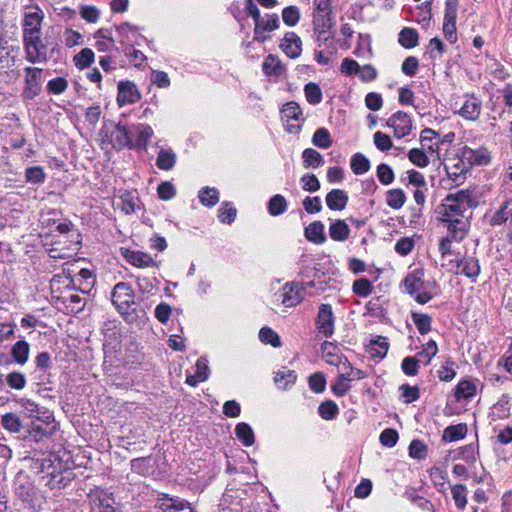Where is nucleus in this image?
Segmentation results:
<instances>
[{"instance_id":"obj_44","label":"nucleus","mask_w":512,"mask_h":512,"mask_svg":"<svg viewBox=\"0 0 512 512\" xmlns=\"http://www.w3.org/2000/svg\"><path fill=\"white\" fill-rule=\"evenodd\" d=\"M1 425L5 430L11 433H19L22 429L21 419L14 413L2 415Z\"/></svg>"},{"instance_id":"obj_15","label":"nucleus","mask_w":512,"mask_h":512,"mask_svg":"<svg viewBox=\"0 0 512 512\" xmlns=\"http://www.w3.org/2000/svg\"><path fill=\"white\" fill-rule=\"evenodd\" d=\"M279 26V18L276 14L267 15V19L259 18L255 22L254 27V40L258 42H264L267 37L265 32L273 31Z\"/></svg>"},{"instance_id":"obj_26","label":"nucleus","mask_w":512,"mask_h":512,"mask_svg":"<svg viewBox=\"0 0 512 512\" xmlns=\"http://www.w3.org/2000/svg\"><path fill=\"white\" fill-rule=\"evenodd\" d=\"M444 201L455 202L464 207L466 210L477 205V202L473 197V191L469 189H462L456 191L455 193H449L445 197Z\"/></svg>"},{"instance_id":"obj_24","label":"nucleus","mask_w":512,"mask_h":512,"mask_svg":"<svg viewBox=\"0 0 512 512\" xmlns=\"http://www.w3.org/2000/svg\"><path fill=\"white\" fill-rule=\"evenodd\" d=\"M348 199V194L341 189H332L325 198L328 208L335 211L344 210Z\"/></svg>"},{"instance_id":"obj_51","label":"nucleus","mask_w":512,"mask_h":512,"mask_svg":"<svg viewBox=\"0 0 512 512\" xmlns=\"http://www.w3.org/2000/svg\"><path fill=\"white\" fill-rule=\"evenodd\" d=\"M336 349L337 347L331 342L325 341L322 343L321 350L323 353V358L327 364L337 366L338 361H342L344 359L335 353Z\"/></svg>"},{"instance_id":"obj_55","label":"nucleus","mask_w":512,"mask_h":512,"mask_svg":"<svg viewBox=\"0 0 512 512\" xmlns=\"http://www.w3.org/2000/svg\"><path fill=\"white\" fill-rule=\"evenodd\" d=\"M438 352V346L434 340H429L425 345H423L422 351L417 354V359L421 360L420 362L425 365L430 364L433 357L436 356Z\"/></svg>"},{"instance_id":"obj_28","label":"nucleus","mask_w":512,"mask_h":512,"mask_svg":"<svg viewBox=\"0 0 512 512\" xmlns=\"http://www.w3.org/2000/svg\"><path fill=\"white\" fill-rule=\"evenodd\" d=\"M329 236L334 241L344 242L350 236V228L344 220H335L329 226Z\"/></svg>"},{"instance_id":"obj_52","label":"nucleus","mask_w":512,"mask_h":512,"mask_svg":"<svg viewBox=\"0 0 512 512\" xmlns=\"http://www.w3.org/2000/svg\"><path fill=\"white\" fill-rule=\"evenodd\" d=\"M237 215L236 208L230 202H223L218 209V218L221 223L231 224Z\"/></svg>"},{"instance_id":"obj_27","label":"nucleus","mask_w":512,"mask_h":512,"mask_svg":"<svg viewBox=\"0 0 512 512\" xmlns=\"http://www.w3.org/2000/svg\"><path fill=\"white\" fill-rule=\"evenodd\" d=\"M304 235L309 242L315 244H323L327 239L324 233V224L321 221L310 223L305 228Z\"/></svg>"},{"instance_id":"obj_19","label":"nucleus","mask_w":512,"mask_h":512,"mask_svg":"<svg viewBox=\"0 0 512 512\" xmlns=\"http://www.w3.org/2000/svg\"><path fill=\"white\" fill-rule=\"evenodd\" d=\"M455 269L456 274H463L469 278H475L480 273V265L476 258L467 257L456 261L452 268Z\"/></svg>"},{"instance_id":"obj_41","label":"nucleus","mask_w":512,"mask_h":512,"mask_svg":"<svg viewBox=\"0 0 512 512\" xmlns=\"http://www.w3.org/2000/svg\"><path fill=\"white\" fill-rule=\"evenodd\" d=\"M510 397L502 395L501 398L493 405L492 415L498 419H506L510 416Z\"/></svg>"},{"instance_id":"obj_59","label":"nucleus","mask_w":512,"mask_h":512,"mask_svg":"<svg viewBox=\"0 0 512 512\" xmlns=\"http://www.w3.org/2000/svg\"><path fill=\"white\" fill-rule=\"evenodd\" d=\"M131 470L137 474L146 476L151 473L152 467L149 458H136L131 461Z\"/></svg>"},{"instance_id":"obj_31","label":"nucleus","mask_w":512,"mask_h":512,"mask_svg":"<svg viewBox=\"0 0 512 512\" xmlns=\"http://www.w3.org/2000/svg\"><path fill=\"white\" fill-rule=\"evenodd\" d=\"M262 69L265 75L276 77L280 76L285 70L279 58L272 54L268 55L265 58L262 64Z\"/></svg>"},{"instance_id":"obj_57","label":"nucleus","mask_w":512,"mask_h":512,"mask_svg":"<svg viewBox=\"0 0 512 512\" xmlns=\"http://www.w3.org/2000/svg\"><path fill=\"white\" fill-rule=\"evenodd\" d=\"M7 385L14 390H22L25 388L27 380L26 376L17 371H13L5 376Z\"/></svg>"},{"instance_id":"obj_11","label":"nucleus","mask_w":512,"mask_h":512,"mask_svg":"<svg viewBox=\"0 0 512 512\" xmlns=\"http://www.w3.org/2000/svg\"><path fill=\"white\" fill-rule=\"evenodd\" d=\"M280 297L285 307H294L303 300V288L294 282L286 283L281 288Z\"/></svg>"},{"instance_id":"obj_63","label":"nucleus","mask_w":512,"mask_h":512,"mask_svg":"<svg viewBox=\"0 0 512 512\" xmlns=\"http://www.w3.org/2000/svg\"><path fill=\"white\" fill-rule=\"evenodd\" d=\"M408 158L414 165L420 168H424L429 164L426 153L420 148H412L408 153Z\"/></svg>"},{"instance_id":"obj_9","label":"nucleus","mask_w":512,"mask_h":512,"mask_svg":"<svg viewBox=\"0 0 512 512\" xmlns=\"http://www.w3.org/2000/svg\"><path fill=\"white\" fill-rule=\"evenodd\" d=\"M481 110L482 101L473 94H466L458 114L466 120L475 121L479 118Z\"/></svg>"},{"instance_id":"obj_6","label":"nucleus","mask_w":512,"mask_h":512,"mask_svg":"<svg viewBox=\"0 0 512 512\" xmlns=\"http://www.w3.org/2000/svg\"><path fill=\"white\" fill-rule=\"evenodd\" d=\"M386 125L393 129L396 138H403L410 134L412 120L407 113L397 111L388 118Z\"/></svg>"},{"instance_id":"obj_20","label":"nucleus","mask_w":512,"mask_h":512,"mask_svg":"<svg viewBox=\"0 0 512 512\" xmlns=\"http://www.w3.org/2000/svg\"><path fill=\"white\" fill-rule=\"evenodd\" d=\"M111 143L113 147L118 150L123 148L132 149V137L130 129H127L123 125H116L115 129L111 133Z\"/></svg>"},{"instance_id":"obj_54","label":"nucleus","mask_w":512,"mask_h":512,"mask_svg":"<svg viewBox=\"0 0 512 512\" xmlns=\"http://www.w3.org/2000/svg\"><path fill=\"white\" fill-rule=\"evenodd\" d=\"M312 143L321 149H328L332 145L329 131L326 128L317 129L312 136Z\"/></svg>"},{"instance_id":"obj_49","label":"nucleus","mask_w":512,"mask_h":512,"mask_svg":"<svg viewBox=\"0 0 512 512\" xmlns=\"http://www.w3.org/2000/svg\"><path fill=\"white\" fill-rule=\"evenodd\" d=\"M351 169L356 175H362L370 169V161L362 153H356L351 159Z\"/></svg>"},{"instance_id":"obj_64","label":"nucleus","mask_w":512,"mask_h":512,"mask_svg":"<svg viewBox=\"0 0 512 512\" xmlns=\"http://www.w3.org/2000/svg\"><path fill=\"white\" fill-rule=\"evenodd\" d=\"M420 361L421 360H418L417 357H405L401 363L403 373L408 376H415L418 373Z\"/></svg>"},{"instance_id":"obj_43","label":"nucleus","mask_w":512,"mask_h":512,"mask_svg":"<svg viewBox=\"0 0 512 512\" xmlns=\"http://www.w3.org/2000/svg\"><path fill=\"white\" fill-rule=\"evenodd\" d=\"M287 207L286 199L280 194L274 195L268 202V212L271 216L283 214L287 210Z\"/></svg>"},{"instance_id":"obj_22","label":"nucleus","mask_w":512,"mask_h":512,"mask_svg":"<svg viewBox=\"0 0 512 512\" xmlns=\"http://www.w3.org/2000/svg\"><path fill=\"white\" fill-rule=\"evenodd\" d=\"M492 226L506 223L508 225V237L512 240V207L510 203H505L496 211L489 220Z\"/></svg>"},{"instance_id":"obj_17","label":"nucleus","mask_w":512,"mask_h":512,"mask_svg":"<svg viewBox=\"0 0 512 512\" xmlns=\"http://www.w3.org/2000/svg\"><path fill=\"white\" fill-rule=\"evenodd\" d=\"M95 278L89 269H81L77 274L69 276V285L77 287L82 293H88L94 286Z\"/></svg>"},{"instance_id":"obj_62","label":"nucleus","mask_w":512,"mask_h":512,"mask_svg":"<svg viewBox=\"0 0 512 512\" xmlns=\"http://www.w3.org/2000/svg\"><path fill=\"white\" fill-rule=\"evenodd\" d=\"M352 290L360 297H367L372 293L373 287L367 278H360L354 281Z\"/></svg>"},{"instance_id":"obj_13","label":"nucleus","mask_w":512,"mask_h":512,"mask_svg":"<svg viewBox=\"0 0 512 512\" xmlns=\"http://www.w3.org/2000/svg\"><path fill=\"white\" fill-rule=\"evenodd\" d=\"M88 498L93 507L98 508V511L110 507L115 503L113 493L101 487L91 489Z\"/></svg>"},{"instance_id":"obj_4","label":"nucleus","mask_w":512,"mask_h":512,"mask_svg":"<svg viewBox=\"0 0 512 512\" xmlns=\"http://www.w3.org/2000/svg\"><path fill=\"white\" fill-rule=\"evenodd\" d=\"M44 13L38 6H27L22 22L23 36L41 32Z\"/></svg>"},{"instance_id":"obj_16","label":"nucleus","mask_w":512,"mask_h":512,"mask_svg":"<svg viewBox=\"0 0 512 512\" xmlns=\"http://www.w3.org/2000/svg\"><path fill=\"white\" fill-rule=\"evenodd\" d=\"M446 224L448 231L447 236L453 238L456 242L462 241L469 229V222L465 217H458L457 219H451V221H442Z\"/></svg>"},{"instance_id":"obj_25","label":"nucleus","mask_w":512,"mask_h":512,"mask_svg":"<svg viewBox=\"0 0 512 512\" xmlns=\"http://www.w3.org/2000/svg\"><path fill=\"white\" fill-rule=\"evenodd\" d=\"M423 276L424 273L420 269H416L409 273L403 282L405 291L410 295H414L417 292L422 291L424 289Z\"/></svg>"},{"instance_id":"obj_47","label":"nucleus","mask_w":512,"mask_h":512,"mask_svg":"<svg viewBox=\"0 0 512 512\" xmlns=\"http://www.w3.org/2000/svg\"><path fill=\"white\" fill-rule=\"evenodd\" d=\"M411 317L420 334H427L431 330L432 319L428 314L412 312Z\"/></svg>"},{"instance_id":"obj_2","label":"nucleus","mask_w":512,"mask_h":512,"mask_svg":"<svg viewBox=\"0 0 512 512\" xmlns=\"http://www.w3.org/2000/svg\"><path fill=\"white\" fill-rule=\"evenodd\" d=\"M23 43L27 61L34 64L47 60V46L41 32L23 36Z\"/></svg>"},{"instance_id":"obj_40","label":"nucleus","mask_w":512,"mask_h":512,"mask_svg":"<svg viewBox=\"0 0 512 512\" xmlns=\"http://www.w3.org/2000/svg\"><path fill=\"white\" fill-rule=\"evenodd\" d=\"M235 434L244 446H251L254 443V432L247 423H238L235 427Z\"/></svg>"},{"instance_id":"obj_38","label":"nucleus","mask_w":512,"mask_h":512,"mask_svg":"<svg viewBox=\"0 0 512 512\" xmlns=\"http://www.w3.org/2000/svg\"><path fill=\"white\" fill-rule=\"evenodd\" d=\"M296 379V373L285 367L277 371L274 377L275 383L282 389H286L289 385L294 384Z\"/></svg>"},{"instance_id":"obj_53","label":"nucleus","mask_w":512,"mask_h":512,"mask_svg":"<svg viewBox=\"0 0 512 512\" xmlns=\"http://www.w3.org/2000/svg\"><path fill=\"white\" fill-rule=\"evenodd\" d=\"M476 386L468 380H463L456 386L455 397L459 401L461 399H468L475 395Z\"/></svg>"},{"instance_id":"obj_1","label":"nucleus","mask_w":512,"mask_h":512,"mask_svg":"<svg viewBox=\"0 0 512 512\" xmlns=\"http://www.w3.org/2000/svg\"><path fill=\"white\" fill-rule=\"evenodd\" d=\"M112 303L127 322H134L137 318L134 292L130 284L117 283L111 292Z\"/></svg>"},{"instance_id":"obj_35","label":"nucleus","mask_w":512,"mask_h":512,"mask_svg":"<svg viewBox=\"0 0 512 512\" xmlns=\"http://www.w3.org/2000/svg\"><path fill=\"white\" fill-rule=\"evenodd\" d=\"M198 198L203 206L212 207L220 200L219 191L214 187L206 186L200 189Z\"/></svg>"},{"instance_id":"obj_50","label":"nucleus","mask_w":512,"mask_h":512,"mask_svg":"<svg viewBox=\"0 0 512 512\" xmlns=\"http://www.w3.org/2000/svg\"><path fill=\"white\" fill-rule=\"evenodd\" d=\"M406 202V195L401 189H391L387 192L386 203L393 209H400Z\"/></svg>"},{"instance_id":"obj_8","label":"nucleus","mask_w":512,"mask_h":512,"mask_svg":"<svg viewBox=\"0 0 512 512\" xmlns=\"http://www.w3.org/2000/svg\"><path fill=\"white\" fill-rule=\"evenodd\" d=\"M317 329L325 337H330L334 332V315L330 304H321L317 315Z\"/></svg>"},{"instance_id":"obj_37","label":"nucleus","mask_w":512,"mask_h":512,"mask_svg":"<svg viewBox=\"0 0 512 512\" xmlns=\"http://www.w3.org/2000/svg\"><path fill=\"white\" fill-rule=\"evenodd\" d=\"M467 433V426L465 424L448 426L442 435V439L447 442L457 441L463 439Z\"/></svg>"},{"instance_id":"obj_33","label":"nucleus","mask_w":512,"mask_h":512,"mask_svg":"<svg viewBox=\"0 0 512 512\" xmlns=\"http://www.w3.org/2000/svg\"><path fill=\"white\" fill-rule=\"evenodd\" d=\"M282 119L287 123L290 120L304 121L302 109L295 101L287 102L281 109Z\"/></svg>"},{"instance_id":"obj_48","label":"nucleus","mask_w":512,"mask_h":512,"mask_svg":"<svg viewBox=\"0 0 512 512\" xmlns=\"http://www.w3.org/2000/svg\"><path fill=\"white\" fill-rule=\"evenodd\" d=\"M304 94L308 103L317 105L322 101L323 94L318 84L309 82L304 86Z\"/></svg>"},{"instance_id":"obj_36","label":"nucleus","mask_w":512,"mask_h":512,"mask_svg":"<svg viewBox=\"0 0 512 512\" xmlns=\"http://www.w3.org/2000/svg\"><path fill=\"white\" fill-rule=\"evenodd\" d=\"M117 32L119 34L121 44H138V42L135 39L138 36L137 28L130 25L129 23H123L120 26H118Z\"/></svg>"},{"instance_id":"obj_34","label":"nucleus","mask_w":512,"mask_h":512,"mask_svg":"<svg viewBox=\"0 0 512 512\" xmlns=\"http://www.w3.org/2000/svg\"><path fill=\"white\" fill-rule=\"evenodd\" d=\"M303 166L308 168H318L324 164L323 156L315 149L307 148L302 153Z\"/></svg>"},{"instance_id":"obj_29","label":"nucleus","mask_w":512,"mask_h":512,"mask_svg":"<svg viewBox=\"0 0 512 512\" xmlns=\"http://www.w3.org/2000/svg\"><path fill=\"white\" fill-rule=\"evenodd\" d=\"M96 39L95 46L100 52H108L115 46V41L112 37V33L109 29H99L95 34Z\"/></svg>"},{"instance_id":"obj_18","label":"nucleus","mask_w":512,"mask_h":512,"mask_svg":"<svg viewBox=\"0 0 512 512\" xmlns=\"http://www.w3.org/2000/svg\"><path fill=\"white\" fill-rule=\"evenodd\" d=\"M158 508L161 512H194L189 503L176 498L165 496L158 501Z\"/></svg>"},{"instance_id":"obj_12","label":"nucleus","mask_w":512,"mask_h":512,"mask_svg":"<svg viewBox=\"0 0 512 512\" xmlns=\"http://www.w3.org/2000/svg\"><path fill=\"white\" fill-rule=\"evenodd\" d=\"M132 149L146 150L148 141L153 136V129L147 124H138L130 129Z\"/></svg>"},{"instance_id":"obj_56","label":"nucleus","mask_w":512,"mask_h":512,"mask_svg":"<svg viewBox=\"0 0 512 512\" xmlns=\"http://www.w3.org/2000/svg\"><path fill=\"white\" fill-rule=\"evenodd\" d=\"M259 339L264 344H270L271 346L278 348L281 346V340L279 335L270 327H263L259 331Z\"/></svg>"},{"instance_id":"obj_10","label":"nucleus","mask_w":512,"mask_h":512,"mask_svg":"<svg viewBox=\"0 0 512 512\" xmlns=\"http://www.w3.org/2000/svg\"><path fill=\"white\" fill-rule=\"evenodd\" d=\"M141 98L136 85L130 81H120L118 84L117 103L120 107L134 104Z\"/></svg>"},{"instance_id":"obj_5","label":"nucleus","mask_w":512,"mask_h":512,"mask_svg":"<svg viewBox=\"0 0 512 512\" xmlns=\"http://www.w3.org/2000/svg\"><path fill=\"white\" fill-rule=\"evenodd\" d=\"M19 403L23 408L25 416L30 418L31 421L37 419L45 423L47 426L51 425L54 422L53 414L49 410L40 407L34 401L22 398L20 399Z\"/></svg>"},{"instance_id":"obj_14","label":"nucleus","mask_w":512,"mask_h":512,"mask_svg":"<svg viewBox=\"0 0 512 512\" xmlns=\"http://www.w3.org/2000/svg\"><path fill=\"white\" fill-rule=\"evenodd\" d=\"M282 51L291 59H296L302 52L301 38L294 32H287L280 44Z\"/></svg>"},{"instance_id":"obj_42","label":"nucleus","mask_w":512,"mask_h":512,"mask_svg":"<svg viewBox=\"0 0 512 512\" xmlns=\"http://www.w3.org/2000/svg\"><path fill=\"white\" fill-rule=\"evenodd\" d=\"M430 477L439 492H445L448 484V474L439 467H433L430 471Z\"/></svg>"},{"instance_id":"obj_23","label":"nucleus","mask_w":512,"mask_h":512,"mask_svg":"<svg viewBox=\"0 0 512 512\" xmlns=\"http://www.w3.org/2000/svg\"><path fill=\"white\" fill-rule=\"evenodd\" d=\"M336 367L338 369V376L342 377V379L355 381L366 377L365 372L354 368L347 358H344L342 361H338V365Z\"/></svg>"},{"instance_id":"obj_46","label":"nucleus","mask_w":512,"mask_h":512,"mask_svg":"<svg viewBox=\"0 0 512 512\" xmlns=\"http://www.w3.org/2000/svg\"><path fill=\"white\" fill-rule=\"evenodd\" d=\"M451 494L455 506L463 510L467 505V488L463 484H456L451 486Z\"/></svg>"},{"instance_id":"obj_3","label":"nucleus","mask_w":512,"mask_h":512,"mask_svg":"<svg viewBox=\"0 0 512 512\" xmlns=\"http://www.w3.org/2000/svg\"><path fill=\"white\" fill-rule=\"evenodd\" d=\"M24 90L22 97L24 100H32L38 96L42 90V72L43 70L36 67H26Z\"/></svg>"},{"instance_id":"obj_21","label":"nucleus","mask_w":512,"mask_h":512,"mask_svg":"<svg viewBox=\"0 0 512 512\" xmlns=\"http://www.w3.org/2000/svg\"><path fill=\"white\" fill-rule=\"evenodd\" d=\"M465 211L466 209L464 207L455 202L444 201V203L438 207L439 220L451 221L453 218L464 217Z\"/></svg>"},{"instance_id":"obj_32","label":"nucleus","mask_w":512,"mask_h":512,"mask_svg":"<svg viewBox=\"0 0 512 512\" xmlns=\"http://www.w3.org/2000/svg\"><path fill=\"white\" fill-rule=\"evenodd\" d=\"M30 345L24 341H17L12 349L11 356L17 364L24 365L28 361Z\"/></svg>"},{"instance_id":"obj_30","label":"nucleus","mask_w":512,"mask_h":512,"mask_svg":"<svg viewBox=\"0 0 512 512\" xmlns=\"http://www.w3.org/2000/svg\"><path fill=\"white\" fill-rule=\"evenodd\" d=\"M419 34L416 29L410 27H404L399 32L398 42L406 49L414 48L418 45Z\"/></svg>"},{"instance_id":"obj_60","label":"nucleus","mask_w":512,"mask_h":512,"mask_svg":"<svg viewBox=\"0 0 512 512\" xmlns=\"http://www.w3.org/2000/svg\"><path fill=\"white\" fill-rule=\"evenodd\" d=\"M45 178V172L40 166L27 168L25 171V179L28 183L40 184L45 181Z\"/></svg>"},{"instance_id":"obj_61","label":"nucleus","mask_w":512,"mask_h":512,"mask_svg":"<svg viewBox=\"0 0 512 512\" xmlns=\"http://www.w3.org/2000/svg\"><path fill=\"white\" fill-rule=\"evenodd\" d=\"M478 451L477 447L473 444L463 446L458 451V459L463 460L468 464H474L477 460Z\"/></svg>"},{"instance_id":"obj_39","label":"nucleus","mask_w":512,"mask_h":512,"mask_svg":"<svg viewBox=\"0 0 512 512\" xmlns=\"http://www.w3.org/2000/svg\"><path fill=\"white\" fill-rule=\"evenodd\" d=\"M176 163V155L171 150L161 149L158 153L156 165L161 170H171Z\"/></svg>"},{"instance_id":"obj_58","label":"nucleus","mask_w":512,"mask_h":512,"mask_svg":"<svg viewBox=\"0 0 512 512\" xmlns=\"http://www.w3.org/2000/svg\"><path fill=\"white\" fill-rule=\"evenodd\" d=\"M339 412L338 406L335 402L331 400H327L323 403H321L318 407V413L321 416V418L325 420H332L334 419Z\"/></svg>"},{"instance_id":"obj_7","label":"nucleus","mask_w":512,"mask_h":512,"mask_svg":"<svg viewBox=\"0 0 512 512\" xmlns=\"http://www.w3.org/2000/svg\"><path fill=\"white\" fill-rule=\"evenodd\" d=\"M121 253L129 264L137 268L159 267L158 262L148 253L125 248L121 249Z\"/></svg>"},{"instance_id":"obj_45","label":"nucleus","mask_w":512,"mask_h":512,"mask_svg":"<svg viewBox=\"0 0 512 512\" xmlns=\"http://www.w3.org/2000/svg\"><path fill=\"white\" fill-rule=\"evenodd\" d=\"M94 56V52L90 48H83L74 56L73 61L78 69L83 70L93 63Z\"/></svg>"}]
</instances>
